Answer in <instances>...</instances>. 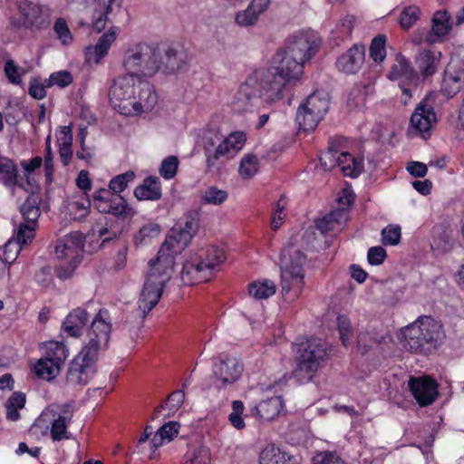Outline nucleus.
Segmentation results:
<instances>
[{"instance_id": "f257e3e1", "label": "nucleus", "mask_w": 464, "mask_h": 464, "mask_svg": "<svg viewBox=\"0 0 464 464\" xmlns=\"http://www.w3.org/2000/svg\"><path fill=\"white\" fill-rule=\"evenodd\" d=\"M320 43L318 34L312 30L290 35L285 47L274 55L273 64L255 71L241 84L235 96L236 109L244 111L258 101L272 103L281 100L284 88L300 78L304 64L317 53Z\"/></svg>"}, {"instance_id": "f03ea898", "label": "nucleus", "mask_w": 464, "mask_h": 464, "mask_svg": "<svg viewBox=\"0 0 464 464\" xmlns=\"http://www.w3.org/2000/svg\"><path fill=\"white\" fill-rule=\"evenodd\" d=\"M198 227V220L192 216H186L183 226L170 230L156 259L150 261V271L138 300V307L134 311L138 324H141L159 303L167 283L172 276L175 256L188 246Z\"/></svg>"}, {"instance_id": "7ed1b4c3", "label": "nucleus", "mask_w": 464, "mask_h": 464, "mask_svg": "<svg viewBox=\"0 0 464 464\" xmlns=\"http://www.w3.org/2000/svg\"><path fill=\"white\" fill-rule=\"evenodd\" d=\"M245 141L243 132H236L226 138L219 133H206L203 149L208 169L218 170L226 160L233 158L243 148Z\"/></svg>"}, {"instance_id": "20e7f679", "label": "nucleus", "mask_w": 464, "mask_h": 464, "mask_svg": "<svg viewBox=\"0 0 464 464\" xmlns=\"http://www.w3.org/2000/svg\"><path fill=\"white\" fill-rule=\"evenodd\" d=\"M404 336L405 347L411 353L427 354L438 348L444 334L439 322L425 316L408 326Z\"/></svg>"}, {"instance_id": "39448f33", "label": "nucleus", "mask_w": 464, "mask_h": 464, "mask_svg": "<svg viewBox=\"0 0 464 464\" xmlns=\"http://www.w3.org/2000/svg\"><path fill=\"white\" fill-rule=\"evenodd\" d=\"M325 357L326 346L321 339L312 338L297 344L294 376L300 382H309Z\"/></svg>"}, {"instance_id": "423d86ee", "label": "nucleus", "mask_w": 464, "mask_h": 464, "mask_svg": "<svg viewBox=\"0 0 464 464\" xmlns=\"http://www.w3.org/2000/svg\"><path fill=\"white\" fill-rule=\"evenodd\" d=\"M159 57L158 47L141 43L126 53L122 64L128 73L138 78L152 76L160 71Z\"/></svg>"}, {"instance_id": "0eeeda50", "label": "nucleus", "mask_w": 464, "mask_h": 464, "mask_svg": "<svg viewBox=\"0 0 464 464\" xmlns=\"http://www.w3.org/2000/svg\"><path fill=\"white\" fill-rule=\"evenodd\" d=\"M108 320L109 315L106 310H100L92 319L87 332V341L80 351L85 357L98 361L100 352L107 349L111 332V324Z\"/></svg>"}, {"instance_id": "6e6552de", "label": "nucleus", "mask_w": 464, "mask_h": 464, "mask_svg": "<svg viewBox=\"0 0 464 464\" xmlns=\"http://www.w3.org/2000/svg\"><path fill=\"white\" fill-rule=\"evenodd\" d=\"M138 77L126 73L117 77L109 91V100L111 105L122 115H132L133 107L131 106Z\"/></svg>"}, {"instance_id": "1a4fd4ad", "label": "nucleus", "mask_w": 464, "mask_h": 464, "mask_svg": "<svg viewBox=\"0 0 464 464\" xmlns=\"http://www.w3.org/2000/svg\"><path fill=\"white\" fill-rule=\"evenodd\" d=\"M17 9L19 17L13 20V24L19 28L42 30L49 26L50 9L30 0H18Z\"/></svg>"}, {"instance_id": "9d476101", "label": "nucleus", "mask_w": 464, "mask_h": 464, "mask_svg": "<svg viewBox=\"0 0 464 464\" xmlns=\"http://www.w3.org/2000/svg\"><path fill=\"white\" fill-rule=\"evenodd\" d=\"M92 205L100 213L110 214L117 218L125 219L135 214L122 196L107 188H101L93 193Z\"/></svg>"}, {"instance_id": "9b49d317", "label": "nucleus", "mask_w": 464, "mask_h": 464, "mask_svg": "<svg viewBox=\"0 0 464 464\" xmlns=\"http://www.w3.org/2000/svg\"><path fill=\"white\" fill-rule=\"evenodd\" d=\"M435 102L436 95L434 93L427 94L418 104L411 117V126L419 131L424 139L430 136V130L437 122V116L434 111Z\"/></svg>"}, {"instance_id": "f8f14e48", "label": "nucleus", "mask_w": 464, "mask_h": 464, "mask_svg": "<svg viewBox=\"0 0 464 464\" xmlns=\"http://www.w3.org/2000/svg\"><path fill=\"white\" fill-rule=\"evenodd\" d=\"M96 360L79 353L69 364L66 384L72 387L86 385L96 373Z\"/></svg>"}, {"instance_id": "ddd939ff", "label": "nucleus", "mask_w": 464, "mask_h": 464, "mask_svg": "<svg viewBox=\"0 0 464 464\" xmlns=\"http://www.w3.org/2000/svg\"><path fill=\"white\" fill-rule=\"evenodd\" d=\"M85 238L79 232H72L56 243L55 253L60 259H71L81 263L84 252Z\"/></svg>"}, {"instance_id": "4468645a", "label": "nucleus", "mask_w": 464, "mask_h": 464, "mask_svg": "<svg viewBox=\"0 0 464 464\" xmlns=\"http://www.w3.org/2000/svg\"><path fill=\"white\" fill-rule=\"evenodd\" d=\"M320 162L324 169H330L336 164L343 175L351 178L359 176L363 168L362 160L355 159L348 152H342L338 157H335V154L328 151L320 158Z\"/></svg>"}, {"instance_id": "2eb2a0df", "label": "nucleus", "mask_w": 464, "mask_h": 464, "mask_svg": "<svg viewBox=\"0 0 464 464\" xmlns=\"http://www.w3.org/2000/svg\"><path fill=\"white\" fill-rule=\"evenodd\" d=\"M409 388L420 407L430 405L438 397V384L430 377H411Z\"/></svg>"}, {"instance_id": "dca6fc26", "label": "nucleus", "mask_w": 464, "mask_h": 464, "mask_svg": "<svg viewBox=\"0 0 464 464\" xmlns=\"http://www.w3.org/2000/svg\"><path fill=\"white\" fill-rule=\"evenodd\" d=\"M243 372V364L235 357H221L214 363L213 373L220 386L234 383Z\"/></svg>"}, {"instance_id": "f3484780", "label": "nucleus", "mask_w": 464, "mask_h": 464, "mask_svg": "<svg viewBox=\"0 0 464 464\" xmlns=\"http://www.w3.org/2000/svg\"><path fill=\"white\" fill-rule=\"evenodd\" d=\"M159 62L160 70L164 73L172 74L186 69L188 63V55L181 49L167 47L161 53L160 52Z\"/></svg>"}, {"instance_id": "a211bd4d", "label": "nucleus", "mask_w": 464, "mask_h": 464, "mask_svg": "<svg viewBox=\"0 0 464 464\" xmlns=\"http://www.w3.org/2000/svg\"><path fill=\"white\" fill-rule=\"evenodd\" d=\"M304 274L292 272L289 269L281 270L282 295L285 302L295 301L303 292Z\"/></svg>"}, {"instance_id": "6ab92c4d", "label": "nucleus", "mask_w": 464, "mask_h": 464, "mask_svg": "<svg viewBox=\"0 0 464 464\" xmlns=\"http://www.w3.org/2000/svg\"><path fill=\"white\" fill-rule=\"evenodd\" d=\"M136 89L138 94L134 95L131 106L133 107L132 115H138L141 112L150 111L156 105L158 98L153 87L147 81L139 79Z\"/></svg>"}, {"instance_id": "aec40b11", "label": "nucleus", "mask_w": 464, "mask_h": 464, "mask_svg": "<svg viewBox=\"0 0 464 464\" xmlns=\"http://www.w3.org/2000/svg\"><path fill=\"white\" fill-rule=\"evenodd\" d=\"M364 57V46L354 44L337 59L336 66L339 71L344 73H356L363 64Z\"/></svg>"}, {"instance_id": "412c9836", "label": "nucleus", "mask_w": 464, "mask_h": 464, "mask_svg": "<svg viewBox=\"0 0 464 464\" xmlns=\"http://www.w3.org/2000/svg\"><path fill=\"white\" fill-rule=\"evenodd\" d=\"M388 78L392 81L404 79L415 87L420 81L418 71L412 67L410 60L400 53L396 55L395 63L392 66Z\"/></svg>"}, {"instance_id": "4be33fe9", "label": "nucleus", "mask_w": 464, "mask_h": 464, "mask_svg": "<svg viewBox=\"0 0 464 464\" xmlns=\"http://www.w3.org/2000/svg\"><path fill=\"white\" fill-rule=\"evenodd\" d=\"M440 52L430 49L420 50L415 55L414 63L418 69L419 77L426 79L433 75L438 68Z\"/></svg>"}, {"instance_id": "5701e85b", "label": "nucleus", "mask_w": 464, "mask_h": 464, "mask_svg": "<svg viewBox=\"0 0 464 464\" xmlns=\"http://www.w3.org/2000/svg\"><path fill=\"white\" fill-rule=\"evenodd\" d=\"M122 0H109L107 5H99L92 15V29L101 33L105 29L107 23L121 11Z\"/></svg>"}, {"instance_id": "b1692460", "label": "nucleus", "mask_w": 464, "mask_h": 464, "mask_svg": "<svg viewBox=\"0 0 464 464\" xmlns=\"http://www.w3.org/2000/svg\"><path fill=\"white\" fill-rule=\"evenodd\" d=\"M89 321L88 312L77 307L70 312L63 322L62 329L71 337H79Z\"/></svg>"}, {"instance_id": "393cba45", "label": "nucleus", "mask_w": 464, "mask_h": 464, "mask_svg": "<svg viewBox=\"0 0 464 464\" xmlns=\"http://www.w3.org/2000/svg\"><path fill=\"white\" fill-rule=\"evenodd\" d=\"M348 220L345 209L336 208L315 221L316 228L323 234L340 231Z\"/></svg>"}, {"instance_id": "a878e982", "label": "nucleus", "mask_w": 464, "mask_h": 464, "mask_svg": "<svg viewBox=\"0 0 464 464\" xmlns=\"http://www.w3.org/2000/svg\"><path fill=\"white\" fill-rule=\"evenodd\" d=\"M283 400L280 396H274L265 401H260L258 404L251 409V413L263 420H272L277 417L283 410Z\"/></svg>"}, {"instance_id": "bb28decb", "label": "nucleus", "mask_w": 464, "mask_h": 464, "mask_svg": "<svg viewBox=\"0 0 464 464\" xmlns=\"http://www.w3.org/2000/svg\"><path fill=\"white\" fill-rule=\"evenodd\" d=\"M116 40V32L110 29L109 32L103 34L94 46L86 48L85 56L89 63H99L101 60L108 53L111 44Z\"/></svg>"}, {"instance_id": "cd10ccee", "label": "nucleus", "mask_w": 464, "mask_h": 464, "mask_svg": "<svg viewBox=\"0 0 464 464\" xmlns=\"http://www.w3.org/2000/svg\"><path fill=\"white\" fill-rule=\"evenodd\" d=\"M450 29V17L447 12H436L432 18L431 29L427 32L423 42L429 44L437 43L449 33Z\"/></svg>"}, {"instance_id": "c85d7f7f", "label": "nucleus", "mask_w": 464, "mask_h": 464, "mask_svg": "<svg viewBox=\"0 0 464 464\" xmlns=\"http://www.w3.org/2000/svg\"><path fill=\"white\" fill-rule=\"evenodd\" d=\"M180 278L185 285H192L209 280L208 269H203L198 260L186 262L180 272Z\"/></svg>"}, {"instance_id": "c756f323", "label": "nucleus", "mask_w": 464, "mask_h": 464, "mask_svg": "<svg viewBox=\"0 0 464 464\" xmlns=\"http://www.w3.org/2000/svg\"><path fill=\"white\" fill-rule=\"evenodd\" d=\"M161 186L158 177L150 176L134 189L138 200H159L161 198Z\"/></svg>"}, {"instance_id": "7c9ffc66", "label": "nucleus", "mask_w": 464, "mask_h": 464, "mask_svg": "<svg viewBox=\"0 0 464 464\" xmlns=\"http://www.w3.org/2000/svg\"><path fill=\"white\" fill-rule=\"evenodd\" d=\"M463 85L464 80L461 74L451 63L445 71L441 83V92L448 98H451L460 91Z\"/></svg>"}, {"instance_id": "2f4dec72", "label": "nucleus", "mask_w": 464, "mask_h": 464, "mask_svg": "<svg viewBox=\"0 0 464 464\" xmlns=\"http://www.w3.org/2000/svg\"><path fill=\"white\" fill-rule=\"evenodd\" d=\"M226 259L224 250L216 246H209L202 250L198 256V263H202L203 269H208V277H211L213 271L219 266Z\"/></svg>"}, {"instance_id": "473e14b6", "label": "nucleus", "mask_w": 464, "mask_h": 464, "mask_svg": "<svg viewBox=\"0 0 464 464\" xmlns=\"http://www.w3.org/2000/svg\"><path fill=\"white\" fill-rule=\"evenodd\" d=\"M282 263L281 270L289 269L292 272L304 274L306 256L301 250L289 246L282 252Z\"/></svg>"}, {"instance_id": "72a5a7b5", "label": "nucleus", "mask_w": 464, "mask_h": 464, "mask_svg": "<svg viewBox=\"0 0 464 464\" xmlns=\"http://www.w3.org/2000/svg\"><path fill=\"white\" fill-rule=\"evenodd\" d=\"M260 464H296L294 457L275 445H267L259 455Z\"/></svg>"}, {"instance_id": "f704fd0d", "label": "nucleus", "mask_w": 464, "mask_h": 464, "mask_svg": "<svg viewBox=\"0 0 464 464\" xmlns=\"http://www.w3.org/2000/svg\"><path fill=\"white\" fill-rule=\"evenodd\" d=\"M304 104L305 105L306 110H309L315 115L322 116L324 118L329 109V96L324 91H317L310 94Z\"/></svg>"}, {"instance_id": "c9c22d12", "label": "nucleus", "mask_w": 464, "mask_h": 464, "mask_svg": "<svg viewBox=\"0 0 464 464\" xmlns=\"http://www.w3.org/2000/svg\"><path fill=\"white\" fill-rule=\"evenodd\" d=\"M17 178L18 169L15 163L7 157L0 159V182L13 188L17 185Z\"/></svg>"}, {"instance_id": "e433bc0d", "label": "nucleus", "mask_w": 464, "mask_h": 464, "mask_svg": "<svg viewBox=\"0 0 464 464\" xmlns=\"http://www.w3.org/2000/svg\"><path fill=\"white\" fill-rule=\"evenodd\" d=\"M180 424L171 420L162 425L154 434L151 443L154 449L160 447L166 440H172L179 433Z\"/></svg>"}, {"instance_id": "4c0bfd02", "label": "nucleus", "mask_w": 464, "mask_h": 464, "mask_svg": "<svg viewBox=\"0 0 464 464\" xmlns=\"http://www.w3.org/2000/svg\"><path fill=\"white\" fill-rule=\"evenodd\" d=\"M184 399L185 392L183 390L173 392L169 395L165 403H161L158 407H156L152 415V419L158 418L159 414L163 409L168 410V414L166 415V417L174 415L184 402Z\"/></svg>"}, {"instance_id": "58836bf2", "label": "nucleus", "mask_w": 464, "mask_h": 464, "mask_svg": "<svg viewBox=\"0 0 464 464\" xmlns=\"http://www.w3.org/2000/svg\"><path fill=\"white\" fill-rule=\"evenodd\" d=\"M72 134L70 127H63L58 138L59 154L63 166H68L72 157Z\"/></svg>"}, {"instance_id": "ea45409f", "label": "nucleus", "mask_w": 464, "mask_h": 464, "mask_svg": "<svg viewBox=\"0 0 464 464\" xmlns=\"http://www.w3.org/2000/svg\"><path fill=\"white\" fill-rule=\"evenodd\" d=\"M26 396L21 392H14L5 401L6 419L11 421H16L20 419L19 410L25 405Z\"/></svg>"}, {"instance_id": "a19ab883", "label": "nucleus", "mask_w": 464, "mask_h": 464, "mask_svg": "<svg viewBox=\"0 0 464 464\" xmlns=\"http://www.w3.org/2000/svg\"><path fill=\"white\" fill-rule=\"evenodd\" d=\"M60 368L59 365L45 356L38 360L34 367V372L37 377L51 381L58 374Z\"/></svg>"}, {"instance_id": "79ce46f5", "label": "nucleus", "mask_w": 464, "mask_h": 464, "mask_svg": "<svg viewBox=\"0 0 464 464\" xmlns=\"http://www.w3.org/2000/svg\"><path fill=\"white\" fill-rule=\"evenodd\" d=\"M248 293L256 299H267L276 293V285L268 279L255 281L249 285Z\"/></svg>"}, {"instance_id": "37998d69", "label": "nucleus", "mask_w": 464, "mask_h": 464, "mask_svg": "<svg viewBox=\"0 0 464 464\" xmlns=\"http://www.w3.org/2000/svg\"><path fill=\"white\" fill-rule=\"evenodd\" d=\"M322 119V116H317L311 111L306 110L304 104L300 105L298 108L296 121L299 123L300 128L305 131L314 130Z\"/></svg>"}, {"instance_id": "c03bdc74", "label": "nucleus", "mask_w": 464, "mask_h": 464, "mask_svg": "<svg viewBox=\"0 0 464 464\" xmlns=\"http://www.w3.org/2000/svg\"><path fill=\"white\" fill-rule=\"evenodd\" d=\"M21 215L24 220V223L37 224L40 217V208L36 199L29 196L24 203L20 207Z\"/></svg>"}, {"instance_id": "a18cd8bd", "label": "nucleus", "mask_w": 464, "mask_h": 464, "mask_svg": "<svg viewBox=\"0 0 464 464\" xmlns=\"http://www.w3.org/2000/svg\"><path fill=\"white\" fill-rule=\"evenodd\" d=\"M69 351L66 345L61 342H50L46 349V357L60 367L68 357Z\"/></svg>"}, {"instance_id": "49530a36", "label": "nucleus", "mask_w": 464, "mask_h": 464, "mask_svg": "<svg viewBox=\"0 0 464 464\" xmlns=\"http://www.w3.org/2000/svg\"><path fill=\"white\" fill-rule=\"evenodd\" d=\"M227 197L228 194L226 190L211 186L202 191L200 198L203 204L218 206L225 202Z\"/></svg>"}, {"instance_id": "de8ad7c7", "label": "nucleus", "mask_w": 464, "mask_h": 464, "mask_svg": "<svg viewBox=\"0 0 464 464\" xmlns=\"http://www.w3.org/2000/svg\"><path fill=\"white\" fill-rule=\"evenodd\" d=\"M160 227L158 224L149 223L144 225L134 236L136 246L149 243L152 238L159 236Z\"/></svg>"}, {"instance_id": "09e8293b", "label": "nucleus", "mask_w": 464, "mask_h": 464, "mask_svg": "<svg viewBox=\"0 0 464 464\" xmlns=\"http://www.w3.org/2000/svg\"><path fill=\"white\" fill-rule=\"evenodd\" d=\"M91 205V200L83 193L79 198L72 200L68 205V208L71 214L74 215V218H81L88 215Z\"/></svg>"}, {"instance_id": "8fccbe9b", "label": "nucleus", "mask_w": 464, "mask_h": 464, "mask_svg": "<svg viewBox=\"0 0 464 464\" xmlns=\"http://www.w3.org/2000/svg\"><path fill=\"white\" fill-rule=\"evenodd\" d=\"M386 37L377 35L372 41L370 45V56L375 63H382L386 57Z\"/></svg>"}, {"instance_id": "3c124183", "label": "nucleus", "mask_w": 464, "mask_h": 464, "mask_svg": "<svg viewBox=\"0 0 464 464\" xmlns=\"http://www.w3.org/2000/svg\"><path fill=\"white\" fill-rule=\"evenodd\" d=\"M135 179V173L132 170H128L125 173L117 175L109 183V189L112 193L120 194L124 191L128 187L129 182Z\"/></svg>"}, {"instance_id": "603ef678", "label": "nucleus", "mask_w": 464, "mask_h": 464, "mask_svg": "<svg viewBox=\"0 0 464 464\" xmlns=\"http://www.w3.org/2000/svg\"><path fill=\"white\" fill-rule=\"evenodd\" d=\"M53 422L51 427V437L54 441H60L63 440H68L69 433L67 431V427L70 421L62 420L61 418H57L56 414H53Z\"/></svg>"}, {"instance_id": "864d4df0", "label": "nucleus", "mask_w": 464, "mask_h": 464, "mask_svg": "<svg viewBox=\"0 0 464 464\" xmlns=\"http://www.w3.org/2000/svg\"><path fill=\"white\" fill-rule=\"evenodd\" d=\"M258 159L256 156L248 154L240 162L239 174L243 179H250L257 172Z\"/></svg>"}, {"instance_id": "5fc2aeb1", "label": "nucleus", "mask_w": 464, "mask_h": 464, "mask_svg": "<svg viewBox=\"0 0 464 464\" xmlns=\"http://www.w3.org/2000/svg\"><path fill=\"white\" fill-rule=\"evenodd\" d=\"M420 9L416 5L404 7L400 18V24L403 29H410L419 20Z\"/></svg>"}, {"instance_id": "6e6d98bb", "label": "nucleus", "mask_w": 464, "mask_h": 464, "mask_svg": "<svg viewBox=\"0 0 464 464\" xmlns=\"http://www.w3.org/2000/svg\"><path fill=\"white\" fill-rule=\"evenodd\" d=\"M179 167V160L176 156H169L165 158L160 167V174L166 179L175 177Z\"/></svg>"}, {"instance_id": "4d7b16f0", "label": "nucleus", "mask_w": 464, "mask_h": 464, "mask_svg": "<svg viewBox=\"0 0 464 464\" xmlns=\"http://www.w3.org/2000/svg\"><path fill=\"white\" fill-rule=\"evenodd\" d=\"M36 225L29 223H21L18 227L16 241L24 246L32 242L34 237Z\"/></svg>"}, {"instance_id": "13d9d810", "label": "nucleus", "mask_w": 464, "mask_h": 464, "mask_svg": "<svg viewBox=\"0 0 464 464\" xmlns=\"http://www.w3.org/2000/svg\"><path fill=\"white\" fill-rule=\"evenodd\" d=\"M258 21V16L255 11L248 5L246 9L239 11L235 15V22L239 26H253Z\"/></svg>"}, {"instance_id": "bf43d9fd", "label": "nucleus", "mask_w": 464, "mask_h": 464, "mask_svg": "<svg viewBox=\"0 0 464 464\" xmlns=\"http://www.w3.org/2000/svg\"><path fill=\"white\" fill-rule=\"evenodd\" d=\"M379 342L377 335L368 331L361 332L357 337V345L362 353H367Z\"/></svg>"}, {"instance_id": "052dcab7", "label": "nucleus", "mask_w": 464, "mask_h": 464, "mask_svg": "<svg viewBox=\"0 0 464 464\" xmlns=\"http://www.w3.org/2000/svg\"><path fill=\"white\" fill-rule=\"evenodd\" d=\"M80 263L74 262V260L71 259H65L64 261H62L56 267H55V275L56 276L61 280H66L69 279L74 273L77 266Z\"/></svg>"}, {"instance_id": "680f3d73", "label": "nucleus", "mask_w": 464, "mask_h": 464, "mask_svg": "<svg viewBox=\"0 0 464 464\" xmlns=\"http://www.w3.org/2000/svg\"><path fill=\"white\" fill-rule=\"evenodd\" d=\"M47 80V85L50 87L57 85L60 88L69 86L72 82V76L67 71H60L53 72Z\"/></svg>"}, {"instance_id": "e2e57ef3", "label": "nucleus", "mask_w": 464, "mask_h": 464, "mask_svg": "<svg viewBox=\"0 0 464 464\" xmlns=\"http://www.w3.org/2000/svg\"><path fill=\"white\" fill-rule=\"evenodd\" d=\"M22 246L15 239H9L5 245L4 246V257L3 259L8 264L11 265L17 258Z\"/></svg>"}, {"instance_id": "0e129e2a", "label": "nucleus", "mask_w": 464, "mask_h": 464, "mask_svg": "<svg viewBox=\"0 0 464 464\" xmlns=\"http://www.w3.org/2000/svg\"><path fill=\"white\" fill-rule=\"evenodd\" d=\"M382 243L384 245L395 246L401 239V227L399 226H388L382 231Z\"/></svg>"}, {"instance_id": "69168bd1", "label": "nucleus", "mask_w": 464, "mask_h": 464, "mask_svg": "<svg viewBox=\"0 0 464 464\" xmlns=\"http://www.w3.org/2000/svg\"><path fill=\"white\" fill-rule=\"evenodd\" d=\"M313 464H345V462L336 452L323 451L313 458Z\"/></svg>"}, {"instance_id": "338daca9", "label": "nucleus", "mask_w": 464, "mask_h": 464, "mask_svg": "<svg viewBox=\"0 0 464 464\" xmlns=\"http://www.w3.org/2000/svg\"><path fill=\"white\" fill-rule=\"evenodd\" d=\"M50 86L47 85V80L44 82L39 79H32L30 81L28 93L36 100H42L46 96V88Z\"/></svg>"}, {"instance_id": "774afa93", "label": "nucleus", "mask_w": 464, "mask_h": 464, "mask_svg": "<svg viewBox=\"0 0 464 464\" xmlns=\"http://www.w3.org/2000/svg\"><path fill=\"white\" fill-rule=\"evenodd\" d=\"M337 326L340 334V339L344 346H347L352 335L351 323L345 315H338Z\"/></svg>"}]
</instances>
